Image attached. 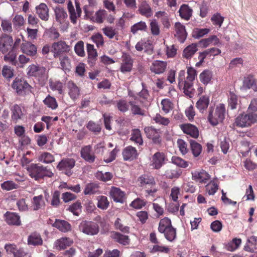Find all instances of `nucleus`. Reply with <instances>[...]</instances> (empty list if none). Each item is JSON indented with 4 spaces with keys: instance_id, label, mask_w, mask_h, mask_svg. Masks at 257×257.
I'll return each instance as SVG.
<instances>
[{
    "instance_id": "2f4dec72",
    "label": "nucleus",
    "mask_w": 257,
    "mask_h": 257,
    "mask_svg": "<svg viewBox=\"0 0 257 257\" xmlns=\"http://www.w3.org/2000/svg\"><path fill=\"white\" fill-rule=\"evenodd\" d=\"M209 178V175L203 170L200 172H195L192 174V179L200 183H206Z\"/></svg>"
},
{
    "instance_id": "bf43d9fd",
    "label": "nucleus",
    "mask_w": 257,
    "mask_h": 257,
    "mask_svg": "<svg viewBox=\"0 0 257 257\" xmlns=\"http://www.w3.org/2000/svg\"><path fill=\"white\" fill-rule=\"evenodd\" d=\"M228 106L231 109L236 108L238 104V99L237 96L233 92H230L228 96Z\"/></svg>"
},
{
    "instance_id": "20e7f679",
    "label": "nucleus",
    "mask_w": 257,
    "mask_h": 257,
    "mask_svg": "<svg viewBox=\"0 0 257 257\" xmlns=\"http://www.w3.org/2000/svg\"><path fill=\"white\" fill-rule=\"evenodd\" d=\"M225 113V107L222 103L216 106L215 109H210L208 116L209 122L213 126L221 123L224 119Z\"/></svg>"
},
{
    "instance_id": "f3484780",
    "label": "nucleus",
    "mask_w": 257,
    "mask_h": 257,
    "mask_svg": "<svg viewBox=\"0 0 257 257\" xmlns=\"http://www.w3.org/2000/svg\"><path fill=\"white\" fill-rule=\"evenodd\" d=\"M180 128L182 131L194 138H197L199 136V131L195 125L190 123L182 124Z\"/></svg>"
},
{
    "instance_id": "58836bf2",
    "label": "nucleus",
    "mask_w": 257,
    "mask_h": 257,
    "mask_svg": "<svg viewBox=\"0 0 257 257\" xmlns=\"http://www.w3.org/2000/svg\"><path fill=\"white\" fill-rule=\"evenodd\" d=\"M209 103V97L207 96L201 97L196 102V107L200 111L203 112L206 109Z\"/></svg>"
},
{
    "instance_id": "052dcab7",
    "label": "nucleus",
    "mask_w": 257,
    "mask_h": 257,
    "mask_svg": "<svg viewBox=\"0 0 257 257\" xmlns=\"http://www.w3.org/2000/svg\"><path fill=\"white\" fill-rule=\"evenodd\" d=\"M165 238L169 241H172L176 237V230L173 226L163 232Z\"/></svg>"
},
{
    "instance_id": "a19ab883",
    "label": "nucleus",
    "mask_w": 257,
    "mask_h": 257,
    "mask_svg": "<svg viewBox=\"0 0 257 257\" xmlns=\"http://www.w3.org/2000/svg\"><path fill=\"white\" fill-rule=\"evenodd\" d=\"M129 104L131 106L132 113L134 115L144 116L146 114V111L141 108V107L136 104L134 101H130Z\"/></svg>"
},
{
    "instance_id": "393cba45",
    "label": "nucleus",
    "mask_w": 257,
    "mask_h": 257,
    "mask_svg": "<svg viewBox=\"0 0 257 257\" xmlns=\"http://www.w3.org/2000/svg\"><path fill=\"white\" fill-rule=\"evenodd\" d=\"M75 164L73 159L66 158L61 160L57 165V168L60 170H68L73 168Z\"/></svg>"
},
{
    "instance_id": "4468645a",
    "label": "nucleus",
    "mask_w": 257,
    "mask_h": 257,
    "mask_svg": "<svg viewBox=\"0 0 257 257\" xmlns=\"http://www.w3.org/2000/svg\"><path fill=\"white\" fill-rule=\"evenodd\" d=\"M21 50L23 53L31 57L35 56L37 53L36 46L27 41H25L21 44Z\"/></svg>"
},
{
    "instance_id": "c756f323",
    "label": "nucleus",
    "mask_w": 257,
    "mask_h": 257,
    "mask_svg": "<svg viewBox=\"0 0 257 257\" xmlns=\"http://www.w3.org/2000/svg\"><path fill=\"white\" fill-rule=\"evenodd\" d=\"M53 226L58 228L60 231L64 232L71 230V226L67 221L63 220L56 219Z\"/></svg>"
},
{
    "instance_id": "dca6fc26",
    "label": "nucleus",
    "mask_w": 257,
    "mask_h": 257,
    "mask_svg": "<svg viewBox=\"0 0 257 257\" xmlns=\"http://www.w3.org/2000/svg\"><path fill=\"white\" fill-rule=\"evenodd\" d=\"M52 48L54 51L55 57H58L62 52H67L69 51V47L64 41H60L54 43Z\"/></svg>"
},
{
    "instance_id": "5fc2aeb1",
    "label": "nucleus",
    "mask_w": 257,
    "mask_h": 257,
    "mask_svg": "<svg viewBox=\"0 0 257 257\" xmlns=\"http://www.w3.org/2000/svg\"><path fill=\"white\" fill-rule=\"evenodd\" d=\"M50 87L53 91H57L60 94L64 92L63 85L60 81H50Z\"/></svg>"
},
{
    "instance_id": "0e129e2a",
    "label": "nucleus",
    "mask_w": 257,
    "mask_h": 257,
    "mask_svg": "<svg viewBox=\"0 0 257 257\" xmlns=\"http://www.w3.org/2000/svg\"><path fill=\"white\" fill-rule=\"evenodd\" d=\"M81 204L80 202L77 201L69 207L68 210L73 213L75 215L78 216L81 210Z\"/></svg>"
},
{
    "instance_id": "c85d7f7f",
    "label": "nucleus",
    "mask_w": 257,
    "mask_h": 257,
    "mask_svg": "<svg viewBox=\"0 0 257 257\" xmlns=\"http://www.w3.org/2000/svg\"><path fill=\"white\" fill-rule=\"evenodd\" d=\"M68 9L71 22L74 25L77 24L78 18L80 17L81 13L79 14L78 12L75 11V10L71 2H70L68 4Z\"/></svg>"
},
{
    "instance_id": "79ce46f5",
    "label": "nucleus",
    "mask_w": 257,
    "mask_h": 257,
    "mask_svg": "<svg viewBox=\"0 0 257 257\" xmlns=\"http://www.w3.org/2000/svg\"><path fill=\"white\" fill-rule=\"evenodd\" d=\"M56 21L60 23H62L67 18V14L63 8L56 7L55 10Z\"/></svg>"
},
{
    "instance_id": "c03bdc74",
    "label": "nucleus",
    "mask_w": 257,
    "mask_h": 257,
    "mask_svg": "<svg viewBox=\"0 0 257 257\" xmlns=\"http://www.w3.org/2000/svg\"><path fill=\"white\" fill-rule=\"evenodd\" d=\"M138 181L142 186L146 185L152 186L155 184L154 177L147 175H144L140 177Z\"/></svg>"
},
{
    "instance_id": "5701e85b",
    "label": "nucleus",
    "mask_w": 257,
    "mask_h": 257,
    "mask_svg": "<svg viewBox=\"0 0 257 257\" xmlns=\"http://www.w3.org/2000/svg\"><path fill=\"white\" fill-rule=\"evenodd\" d=\"M11 119L15 123H17L18 120L21 119L24 116V113L21 107L18 104H15L12 106L11 108Z\"/></svg>"
},
{
    "instance_id": "680f3d73",
    "label": "nucleus",
    "mask_w": 257,
    "mask_h": 257,
    "mask_svg": "<svg viewBox=\"0 0 257 257\" xmlns=\"http://www.w3.org/2000/svg\"><path fill=\"white\" fill-rule=\"evenodd\" d=\"M151 34L154 36H158L160 33V26L156 20L151 21L150 24Z\"/></svg>"
},
{
    "instance_id": "72a5a7b5",
    "label": "nucleus",
    "mask_w": 257,
    "mask_h": 257,
    "mask_svg": "<svg viewBox=\"0 0 257 257\" xmlns=\"http://www.w3.org/2000/svg\"><path fill=\"white\" fill-rule=\"evenodd\" d=\"M140 13L147 17L150 18L153 15V11L151 7L146 2L141 3L139 8Z\"/></svg>"
},
{
    "instance_id": "a18cd8bd",
    "label": "nucleus",
    "mask_w": 257,
    "mask_h": 257,
    "mask_svg": "<svg viewBox=\"0 0 257 257\" xmlns=\"http://www.w3.org/2000/svg\"><path fill=\"white\" fill-rule=\"evenodd\" d=\"M142 90L137 95L140 98L141 102L143 104V105L146 106L145 102H150V97L148 90L144 86V83H142Z\"/></svg>"
},
{
    "instance_id": "b1692460",
    "label": "nucleus",
    "mask_w": 257,
    "mask_h": 257,
    "mask_svg": "<svg viewBox=\"0 0 257 257\" xmlns=\"http://www.w3.org/2000/svg\"><path fill=\"white\" fill-rule=\"evenodd\" d=\"M166 66L167 64L165 62L156 60L152 64L150 70L156 74H160L165 71Z\"/></svg>"
},
{
    "instance_id": "cd10ccee",
    "label": "nucleus",
    "mask_w": 257,
    "mask_h": 257,
    "mask_svg": "<svg viewBox=\"0 0 257 257\" xmlns=\"http://www.w3.org/2000/svg\"><path fill=\"white\" fill-rule=\"evenodd\" d=\"M37 13L39 17L44 21H47L49 19V9L45 4L42 3L36 7Z\"/></svg>"
},
{
    "instance_id": "4d7b16f0",
    "label": "nucleus",
    "mask_w": 257,
    "mask_h": 257,
    "mask_svg": "<svg viewBox=\"0 0 257 257\" xmlns=\"http://www.w3.org/2000/svg\"><path fill=\"white\" fill-rule=\"evenodd\" d=\"M43 102L48 107L52 109H55L58 107V104L54 97L48 95L46 98L43 100Z\"/></svg>"
},
{
    "instance_id": "ea45409f",
    "label": "nucleus",
    "mask_w": 257,
    "mask_h": 257,
    "mask_svg": "<svg viewBox=\"0 0 257 257\" xmlns=\"http://www.w3.org/2000/svg\"><path fill=\"white\" fill-rule=\"evenodd\" d=\"M28 242L29 245H39L42 244L43 240L40 234L34 233L28 237Z\"/></svg>"
},
{
    "instance_id": "e2e57ef3",
    "label": "nucleus",
    "mask_w": 257,
    "mask_h": 257,
    "mask_svg": "<svg viewBox=\"0 0 257 257\" xmlns=\"http://www.w3.org/2000/svg\"><path fill=\"white\" fill-rule=\"evenodd\" d=\"M146 205V201L140 198L135 199L130 204V206L136 209H140Z\"/></svg>"
},
{
    "instance_id": "de8ad7c7",
    "label": "nucleus",
    "mask_w": 257,
    "mask_h": 257,
    "mask_svg": "<svg viewBox=\"0 0 257 257\" xmlns=\"http://www.w3.org/2000/svg\"><path fill=\"white\" fill-rule=\"evenodd\" d=\"M221 53V50L216 48H212L208 49L200 53L202 55L201 56V60L203 59H205L207 56H216L219 54Z\"/></svg>"
},
{
    "instance_id": "603ef678",
    "label": "nucleus",
    "mask_w": 257,
    "mask_h": 257,
    "mask_svg": "<svg viewBox=\"0 0 257 257\" xmlns=\"http://www.w3.org/2000/svg\"><path fill=\"white\" fill-rule=\"evenodd\" d=\"M2 74L5 78L10 79L14 75V69L10 66L4 65L2 69Z\"/></svg>"
},
{
    "instance_id": "6e6552de",
    "label": "nucleus",
    "mask_w": 257,
    "mask_h": 257,
    "mask_svg": "<svg viewBox=\"0 0 257 257\" xmlns=\"http://www.w3.org/2000/svg\"><path fill=\"white\" fill-rule=\"evenodd\" d=\"M106 20L109 23L114 22V18L111 14H108L107 12L103 9H100L97 11L93 17V21L97 23H103L104 20Z\"/></svg>"
},
{
    "instance_id": "774afa93",
    "label": "nucleus",
    "mask_w": 257,
    "mask_h": 257,
    "mask_svg": "<svg viewBox=\"0 0 257 257\" xmlns=\"http://www.w3.org/2000/svg\"><path fill=\"white\" fill-rule=\"evenodd\" d=\"M96 177L98 180L103 182H106L111 180L112 177V175L110 172H106L104 173L102 172H98L96 174Z\"/></svg>"
},
{
    "instance_id": "3c124183",
    "label": "nucleus",
    "mask_w": 257,
    "mask_h": 257,
    "mask_svg": "<svg viewBox=\"0 0 257 257\" xmlns=\"http://www.w3.org/2000/svg\"><path fill=\"white\" fill-rule=\"evenodd\" d=\"M38 160L44 163L48 164L54 161L55 159L51 153L44 152L42 153L38 157Z\"/></svg>"
},
{
    "instance_id": "1a4fd4ad",
    "label": "nucleus",
    "mask_w": 257,
    "mask_h": 257,
    "mask_svg": "<svg viewBox=\"0 0 257 257\" xmlns=\"http://www.w3.org/2000/svg\"><path fill=\"white\" fill-rule=\"evenodd\" d=\"M167 160L165 154L163 152H158L152 157L151 166L154 169H159L165 164Z\"/></svg>"
},
{
    "instance_id": "f03ea898",
    "label": "nucleus",
    "mask_w": 257,
    "mask_h": 257,
    "mask_svg": "<svg viewBox=\"0 0 257 257\" xmlns=\"http://www.w3.org/2000/svg\"><path fill=\"white\" fill-rule=\"evenodd\" d=\"M30 176L35 180H39L44 177H51L53 173L47 167L39 164H32L27 169Z\"/></svg>"
},
{
    "instance_id": "f8f14e48",
    "label": "nucleus",
    "mask_w": 257,
    "mask_h": 257,
    "mask_svg": "<svg viewBox=\"0 0 257 257\" xmlns=\"http://www.w3.org/2000/svg\"><path fill=\"white\" fill-rule=\"evenodd\" d=\"M125 193L119 188L115 187H111L109 195L114 202L122 203L125 199Z\"/></svg>"
},
{
    "instance_id": "e433bc0d",
    "label": "nucleus",
    "mask_w": 257,
    "mask_h": 257,
    "mask_svg": "<svg viewBox=\"0 0 257 257\" xmlns=\"http://www.w3.org/2000/svg\"><path fill=\"white\" fill-rule=\"evenodd\" d=\"M172 226L171 221L167 217L161 219L159 224L158 230L163 233Z\"/></svg>"
},
{
    "instance_id": "423d86ee",
    "label": "nucleus",
    "mask_w": 257,
    "mask_h": 257,
    "mask_svg": "<svg viewBox=\"0 0 257 257\" xmlns=\"http://www.w3.org/2000/svg\"><path fill=\"white\" fill-rule=\"evenodd\" d=\"M79 229L82 232L89 235H94L99 232V226L92 221H83L79 225Z\"/></svg>"
},
{
    "instance_id": "6e6d98bb",
    "label": "nucleus",
    "mask_w": 257,
    "mask_h": 257,
    "mask_svg": "<svg viewBox=\"0 0 257 257\" xmlns=\"http://www.w3.org/2000/svg\"><path fill=\"white\" fill-rule=\"evenodd\" d=\"M165 175L168 178L176 179L180 176L181 172L177 169L169 168L166 171Z\"/></svg>"
},
{
    "instance_id": "9b49d317",
    "label": "nucleus",
    "mask_w": 257,
    "mask_h": 257,
    "mask_svg": "<svg viewBox=\"0 0 257 257\" xmlns=\"http://www.w3.org/2000/svg\"><path fill=\"white\" fill-rule=\"evenodd\" d=\"M28 74L29 76H35L36 77H43L46 72V68L42 66L32 64L28 68Z\"/></svg>"
},
{
    "instance_id": "39448f33",
    "label": "nucleus",
    "mask_w": 257,
    "mask_h": 257,
    "mask_svg": "<svg viewBox=\"0 0 257 257\" xmlns=\"http://www.w3.org/2000/svg\"><path fill=\"white\" fill-rule=\"evenodd\" d=\"M187 76L186 77V72L185 70H181L178 74V86L187 87L193 84L192 82L195 80L196 76V71L192 67L187 68Z\"/></svg>"
},
{
    "instance_id": "9d476101",
    "label": "nucleus",
    "mask_w": 257,
    "mask_h": 257,
    "mask_svg": "<svg viewBox=\"0 0 257 257\" xmlns=\"http://www.w3.org/2000/svg\"><path fill=\"white\" fill-rule=\"evenodd\" d=\"M144 131L147 138L152 140L155 144L160 145L161 143L160 132L153 127H146Z\"/></svg>"
},
{
    "instance_id": "473e14b6",
    "label": "nucleus",
    "mask_w": 257,
    "mask_h": 257,
    "mask_svg": "<svg viewBox=\"0 0 257 257\" xmlns=\"http://www.w3.org/2000/svg\"><path fill=\"white\" fill-rule=\"evenodd\" d=\"M59 59L61 68L65 71H69L71 68V64L69 57L65 55H61L59 56Z\"/></svg>"
},
{
    "instance_id": "37998d69",
    "label": "nucleus",
    "mask_w": 257,
    "mask_h": 257,
    "mask_svg": "<svg viewBox=\"0 0 257 257\" xmlns=\"http://www.w3.org/2000/svg\"><path fill=\"white\" fill-rule=\"evenodd\" d=\"M191 152L194 157H198L202 152V146L194 140L190 141Z\"/></svg>"
},
{
    "instance_id": "864d4df0",
    "label": "nucleus",
    "mask_w": 257,
    "mask_h": 257,
    "mask_svg": "<svg viewBox=\"0 0 257 257\" xmlns=\"http://www.w3.org/2000/svg\"><path fill=\"white\" fill-rule=\"evenodd\" d=\"M212 76L211 71L209 70L203 71L199 76L200 80L204 84H207L211 80Z\"/></svg>"
},
{
    "instance_id": "7c9ffc66",
    "label": "nucleus",
    "mask_w": 257,
    "mask_h": 257,
    "mask_svg": "<svg viewBox=\"0 0 257 257\" xmlns=\"http://www.w3.org/2000/svg\"><path fill=\"white\" fill-rule=\"evenodd\" d=\"M87 51L88 53V62L92 66L94 63L97 57L96 50L93 45L87 44Z\"/></svg>"
},
{
    "instance_id": "7ed1b4c3",
    "label": "nucleus",
    "mask_w": 257,
    "mask_h": 257,
    "mask_svg": "<svg viewBox=\"0 0 257 257\" xmlns=\"http://www.w3.org/2000/svg\"><path fill=\"white\" fill-rule=\"evenodd\" d=\"M257 122V113L246 111L238 115L235 119L234 124L239 127L250 126Z\"/></svg>"
},
{
    "instance_id": "ddd939ff",
    "label": "nucleus",
    "mask_w": 257,
    "mask_h": 257,
    "mask_svg": "<svg viewBox=\"0 0 257 257\" xmlns=\"http://www.w3.org/2000/svg\"><path fill=\"white\" fill-rule=\"evenodd\" d=\"M174 28L176 32L175 36L181 43H183L187 36L185 26L180 22H177L175 24Z\"/></svg>"
},
{
    "instance_id": "49530a36",
    "label": "nucleus",
    "mask_w": 257,
    "mask_h": 257,
    "mask_svg": "<svg viewBox=\"0 0 257 257\" xmlns=\"http://www.w3.org/2000/svg\"><path fill=\"white\" fill-rule=\"evenodd\" d=\"M130 140L139 145H142L143 144L141 133L139 129L133 130Z\"/></svg>"
},
{
    "instance_id": "412c9836",
    "label": "nucleus",
    "mask_w": 257,
    "mask_h": 257,
    "mask_svg": "<svg viewBox=\"0 0 257 257\" xmlns=\"http://www.w3.org/2000/svg\"><path fill=\"white\" fill-rule=\"evenodd\" d=\"M68 94L73 100H76L80 95V88L72 81H69L67 82Z\"/></svg>"
},
{
    "instance_id": "69168bd1",
    "label": "nucleus",
    "mask_w": 257,
    "mask_h": 257,
    "mask_svg": "<svg viewBox=\"0 0 257 257\" xmlns=\"http://www.w3.org/2000/svg\"><path fill=\"white\" fill-rule=\"evenodd\" d=\"M114 238L117 242L123 245L128 244L130 242V239L128 236L121 234L119 233H115L114 235Z\"/></svg>"
},
{
    "instance_id": "f257e3e1",
    "label": "nucleus",
    "mask_w": 257,
    "mask_h": 257,
    "mask_svg": "<svg viewBox=\"0 0 257 257\" xmlns=\"http://www.w3.org/2000/svg\"><path fill=\"white\" fill-rule=\"evenodd\" d=\"M13 44L12 36L3 34L0 37V54H6L4 57L5 61L16 65V56L11 52L13 49Z\"/></svg>"
},
{
    "instance_id": "aec40b11",
    "label": "nucleus",
    "mask_w": 257,
    "mask_h": 257,
    "mask_svg": "<svg viewBox=\"0 0 257 257\" xmlns=\"http://www.w3.org/2000/svg\"><path fill=\"white\" fill-rule=\"evenodd\" d=\"M73 243V240L69 237H61L54 242V246L58 250L64 249Z\"/></svg>"
},
{
    "instance_id": "8fccbe9b",
    "label": "nucleus",
    "mask_w": 257,
    "mask_h": 257,
    "mask_svg": "<svg viewBox=\"0 0 257 257\" xmlns=\"http://www.w3.org/2000/svg\"><path fill=\"white\" fill-rule=\"evenodd\" d=\"M147 29V26L145 22L141 21L138 22L131 27V32L135 34L139 31H146Z\"/></svg>"
},
{
    "instance_id": "a878e982",
    "label": "nucleus",
    "mask_w": 257,
    "mask_h": 257,
    "mask_svg": "<svg viewBox=\"0 0 257 257\" xmlns=\"http://www.w3.org/2000/svg\"><path fill=\"white\" fill-rule=\"evenodd\" d=\"M193 10L186 4H183L179 10V15L182 19L189 20L192 17Z\"/></svg>"
},
{
    "instance_id": "6ab92c4d",
    "label": "nucleus",
    "mask_w": 257,
    "mask_h": 257,
    "mask_svg": "<svg viewBox=\"0 0 257 257\" xmlns=\"http://www.w3.org/2000/svg\"><path fill=\"white\" fill-rule=\"evenodd\" d=\"M133 64V61L131 57L126 54H123L120 67L121 71L123 73L130 72L132 69Z\"/></svg>"
},
{
    "instance_id": "09e8293b",
    "label": "nucleus",
    "mask_w": 257,
    "mask_h": 257,
    "mask_svg": "<svg viewBox=\"0 0 257 257\" xmlns=\"http://www.w3.org/2000/svg\"><path fill=\"white\" fill-rule=\"evenodd\" d=\"M97 207L102 210H106L109 206V202L107 198L104 196L97 197Z\"/></svg>"
},
{
    "instance_id": "4c0bfd02",
    "label": "nucleus",
    "mask_w": 257,
    "mask_h": 257,
    "mask_svg": "<svg viewBox=\"0 0 257 257\" xmlns=\"http://www.w3.org/2000/svg\"><path fill=\"white\" fill-rule=\"evenodd\" d=\"M99 185L96 183H89L86 184L84 193L85 195H93L98 192Z\"/></svg>"
},
{
    "instance_id": "bb28decb",
    "label": "nucleus",
    "mask_w": 257,
    "mask_h": 257,
    "mask_svg": "<svg viewBox=\"0 0 257 257\" xmlns=\"http://www.w3.org/2000/svg\"><path fill=\"white\" fill-rule=\"evenodd\" d=\"M45 202L43 199V196L40 195L37 196H34L32 200V207L33 210L37 211L45 207Z\"/></svg>"
},
{
    "instance_id": "2eb2a0df",
    "label": "nucleus",
    "mask_w": 257,
    "mask_h": 257,
    "mask_svg": "<svg viewBox=\"0 0 257 257\" xmlns=\"http://www.w3.org/2000/svg\"><path fill=\"white\" fill-rule=\"evenodd\" d=\"M81 156L86 161L92 163L95 161V156L92 152V147L90 145L83 147L81 150Z\"/></svg>"
},
{
    "instance_id": "f704fd0d",
    "label": "nucleus",
    "mask_w": 257,
    "mask_h": 257,
    "mask_svg": "<svg viewBox=\"0 0 257 257\" xmlns=\"http://www.w3.org/2000/svg\"><path fill=\"white\" fill-rule=\"evenodd\" d=\"M243 86L245 89H252L254 91H257V85L253 76L249 75L244 78Z\"/></svg>"
},
{
    "instance_id": "338daca9",
    "label": "nucleus",
    "mask_w": 257,
    "mask_h": 257,
    "mask_svg": "<svg viewBox=\"0 0 257 257\" xmlns=\"http://www.w3.org/2000/svg\"><path fill=\"white\" fill-rule=\"evenodd\" d=\"M241 240L239 238H234L230 242L228 243L226 248L229 251H234L240 245Z\"/></svg>"
},
{
    "instance_id": "4be33fe9",
    "label": "nucleus",
    "mask_w": 257,
    "mask_h": 257,
    "mask_svg": "<svg viewBox=\"0 0 257 257\" xmlns=\"http://www.w3.org/2000/svg\"><path fill=\"white\" fill-rule=\"evenodd\" d=\"M122 155L125 161H132L136 159L138 156L137 151L135 148L132 146H128L124 149Z\"/></svg>"
},
{
    "instance_id": "13d9d810",
    "label": "nucleus",
    "mask_w": 257,
    "mask_h": 257,
    "mask_svg": "<svg viewBox=\"0 0 257 257\" xmlns=\"http://www.w3.org/2000/svg\"><path fill=\"white\" fill-rule=\"evenodd\" d=\"M171 162L176 166L183 168H186L188 166V163L182 158L177 156H173L171 159Z\"/></svg>"
},
{
    "instance_id": "a211bd4d",
    "label": "nucleus",
    "mask_w": 257,
    "mask_h": 257,
    "mask_svg": "<svg viewBox=\"0 0 257 257\" xmlns=\"http://www.w3.org/2000/svg\"><path fill=\"white\" fill-rule=\"evenodd\" d=\"M6 221L9 225L20 226L21 221L20 215L17 213L7 212L5 214Z\"/></svg>"
},
{
    "instance_id": "0eeeda50",
    "label": "nucleus",
    "mask_w": 257,
    "mask_h": 257,
    "mask_svg": "<svg viewBox=\"0 0 257 257\" xmlns=\"http://www.w3.org/2000/svg\"><path fill=\"white\" fill-rule=\"evenodd\" d=\"M12 86L16 90L17 94L20 95H25L27 93H29L30 91V85L26 80L22 78H15Z\"/></svg>"
},
{
    "instance_id": "c9c22d12",
    "label": "nucleus",
    "mask_w": 257,
    "mask_h": 257,
    "mask_svg": "<svg viewBox=\"0 0 257 257\" xmlns=\"http://www.w3.org/2000/svg\"><path fill=\"white\" fill-rule=\"evenodd\" d=\"M197 44L193 43L186 47L183 52V57L190 58L198 50Z\"/></svg>"
}]
</instances>
